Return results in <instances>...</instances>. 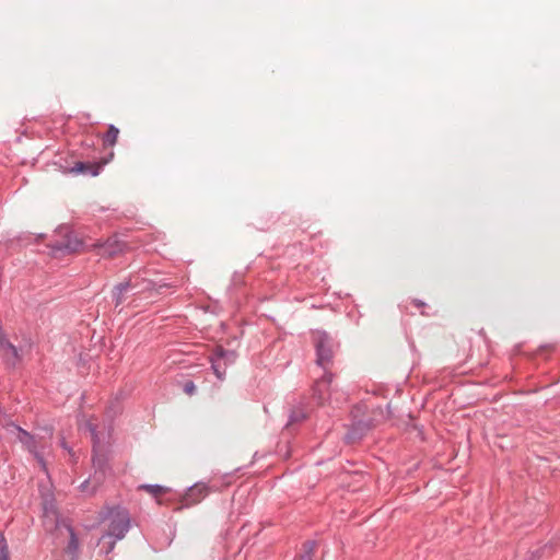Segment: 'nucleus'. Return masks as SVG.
I'll return each mask as SVG.
<instances>
[{"instance_id":"nucleus-10","label":"nucleus","mask_w":560,"mask_h":560,"mask_svg":"<svg viewBox=\"0 0 560 560\" xmlns=\"http://www.w3.org/2000/svg\"><path fill=\"white\" fill-rule=\"evenodd\" d=\"M224 355V351L220 348L217 350V359L212 361V369L214 371V374L217 375L218 378L222 380L224 377V374H225V369L221 368L220 365V359Z\"/></svg>"},{"instance_id":"nucleus-14","label":"nucleus","mask_w":560,"mask_h":560,"mask_svg":"<svg viewBox=\"0 0 560 560\" xmlns=\"http://www.w3.org/2000/svg\"><path fill=\"white\" fill-rule=\"evenodd\" d=\"M141 488L153 495H160L165 492V488L162 486H158V485H155V486L147 485V486H141Z\"/></svg>"},{"instance_id":"nucleus-15","label":"nucleus","mask_w":560,"mask_h":560,"mask_svg":"<svg viewBox=\"0 0 560 560\" xmlns=\"http://www.w3.org/2000/svg\"><path fill=\"white\" fill-rule=\"evenodd\" d=\"M0 560H9L8 547L3 535L0 534Z\"/></svg>"},{"instance_id":"nucleus-11","label":"nucleus","mask_w":560,"mask_h":560,"mask_svg":"<svg viewBox=\"0 0 560 560\" xmlns=\"http://www.w3.org/2000/svg\"><path fill=\"white\" fill-rule=\"evenodd\" d=\"M65 530L67 532V534L69 535V538H70L68 547H67V551L71 555H73L74 552H77V550L79 548L78 539L70 526H65Z\"/></svg>"},{"instance_id":"nucleus-16","label":"nucleus","mask_w":560,"mask_h":560,"mask_svg":"<svg viewBox=\"0 0 560 560\" xmlns=\"http://www.w3.org/2000/svg\"><path fill=\"white\" fill-rule=\"evenodd\" d=\"M184 390H185L186 394L192 395L195 393V390H196V386H195V384L192 382H187L185 384Z\"/></svg>"},{"instance_id":"nucleus-12","label":"nucleus","mask_w":560,"mask_h":560,"mask_svg":"<svg viewBox=\"0 0 560 560\" xmlns=\"http://www.w3.org/2000/svg\"><path fill=\"white\" fill-rule=\"evenodd\" d=\"M98 168H100V166H97V165L80 162V163L75 164V166L73 167V171L80 172V173L90 172L92 175L95 176L98 174Z\"/></svg>"},{"instance_id":"nucleus-3","label":"nucleus","mask_w":560,"mask_h":560,"mask_svg":"<svg viewBox=\"0 0 560 560\" xmlns=\"http://www.w3.org/2000/svg\"><path fill=\"white\" fill-rule=\"evenodd\" d=\"M332 377L330 372L325 371L324 375L315 383L314 395L319 404H338L343 399V393L331 387Z\"/></svg>"},{"instance_id":"nucleus-7","label":"nucleus","mask_w":560,"mask_h":560,"mask_svg":"<svg viewBox=\"0 0 560 560\" xmlns=\"http://www.w3.org/2000/svg\"><path fill=\"white\" fill-rule=\"evenodd\" d=\"M125 250V244L116 237L108 238L104 244L98 246V255L112 258Z\"/></svg>"},{"instance_id":"nucleus-4","label":"nucleus","mask_w":560,"mask_h":560,"mask_svg":"<svg viewBox=\"0 0 560 560\" xmlns=\"http://www.w3.org/2000/svg\"><path fill=\"white\" fill-rule=\"evenodd\" d=\"M315 347L317 353L316 363L322 366L324 371H328L332 364V358L336 351L334 340L326 332L317 331L315 334Z\"/></svg>"},{"instance_id":"nucleus-2","label":"nucleus","mask_w":560,"mask_h":560,"mask_svg":"<svg viewBox=\"0 0 560 560\" xmlns=\"http://www.w3.org/2000/svg\"><path fill=\"white\" fill-rule=\"evenodd\" d=\"M128 291H135V294H145V298L149 299L153 293V283L138 275L130 277L128 281L119 283L115 288L114 298L116 300V305H119L122 302V294Z\"/></svg>"},{"instance_id":"nucleus-17","label":"nucleus","mask_w":560,"mask_h":560,"mask_svg":"<svg viewBox=\"0 0 560 560\" xmlns=\"http://www.w3.org/2000/svg\"><path fill=\"white\" fill-rule=\"evenodd\" d=\"M45 517H50L54 521L56 518V511L52 508L45 506Z\"/></svg>"},{"instance_id":"nucleus-13","label":"nucleus","mask_w":560,"mask_h":560,"mask_svg":"<svg viewBox=\"0 0 560 560\" xmlns=\"http://www.w3.org/2000/svg\"><path fill=\"white\" fill-rule=\"evenodd\" d=\"M119 130L115 126H109L104 138V143L113 147L117 142Z\"/></svg>"},{"instance_id":"nucleus-9","label":"nucleus","mask_w":560,"mask_h":560,"mask_svg":"<svg viewBox=\"0 0 560 560\" xmlns=\"http://www.w3.org/2000/svg\"><path fill=\"white\" fill-rule=\"evenodd\" d=\"M316 549V542L307 540L302 545L301 552L298 556V560H313V556Z\"/></svg>"},{"instance_id":"nucleus-6","label":"nucleus","mask_w":560,"mask_h":560,"mask_svg":"<svg viewBox=\"0 0 560 560\" xmlns=\"http://www.w3.org/2000/svg\"><path fill=\"white\" fill-rule=\"evenodd\" d=\"M0 350L8 364L15 366L20 362V355L16 347L2 334H0Z\"/></svg>"},{"instance_id":"nucleus-8","label":"nucleus","mask_w":560,"mask_h":560,"mask_svg":"<svg viewBox=\"0 0 560 560\" xmlns=\"http://www.w3.org/2000/svg\"><path fill=\"white\" fill-rule=\"evenodd\" d=\"M208 487L205 483H196L188 489L184 497V504L189 506L200 502L208 494Z\"/></svg>"},{"instance_id":"nucleus-5","label":"nucleus","mask_w":560,"mask_h":560,"mask_svg":"<svg viewBox=\"0 0 560 560\" xmlns=\"http://www.w3.org/2000/svg\"><path fill=\"white\" fill-rule=\"evenodd\" d=\"M1 438H14L20 441L23 445L27 447V450L35 454V456L42 462V458L37 452V443L34 436H32L28 432L24 431L22 428L15 425L14 423H5L2 425L0 431Z\"/></svg>"},{"instance_id":"nucleus-1","label":"nucleus","mask_w":560,"mask_h":560,"mask_svg":"<svg viewBox=\"0 0 560 560\" xmlns=\"http://www.w3.org/2000/svg\"><path fill=\"white\" fill-rule=\"evenodd\" d=\"M130 518L127 511L121 509H113L109 511V525L107 533L102 536L100 544L105 553H109L117 539H122L129 529Z\"/></svg>"},{"instance_id":"nucleus-18","label":"nucleus","mask_w":560,"mask_h":560,"mask_svg":"<svg viewBox=\"0 0 560 560\" xmlns=\"http://www.w3.org/2000/svg\"><path fill=\"white\" fill-rule=\"evenodd\" d=\"M80 245L81 244L79 242H75L74 245H71V243L68 242L67 245L65 246V249L68 252H77V250H79Z\"/></svg>"}]
</instances>
